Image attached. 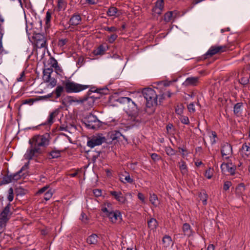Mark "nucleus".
Returning <instances> with one entry per match:
<instances>
[{
	"instance_id": "nucleus-37",
	"label": "nucleus",
	"mask_w": 250,
	"mask_h": 250,
	"mask_svg": "<svg viewBox=\"0 0 250 250\" xmlns=\"http://www.w3.org/2000/svg\"><path fill=\"white\" fill-rule=\"evenodd\" d=\"M173 17V12L168 11L165 13L164 16V20L166 22H169Z\"/></svg>"
},
{
	"instance_id": "nucleus-45",
	"label": "nucleus",
	"mask_w": 250,
	"mask_h": 250,
	"mask_svg": "<svg viewBox=\"0 0 250 250\" xmlns=\"http://www.w3.org/2000/svg\"><path fill=\"white\" fill-rule=\"evenodd\" d=\"M103 29L105 31H108L109 32H115L118 31L117 28L115 26H104Z\"/></svg>"
},
{
	"instance_id": "nucleus-13",
	"label": "nucleus",
	"mask_w": 250,
	"mask_h": 250,
	"mask_svg": "<svg viewBox=\"0 0 250 250\" xmlns=\"http://www.w3.org/2000/svg\"><path fill=\"white\" fill-rule=\"evenodd\" d=\"M109 193L110 194L119 202L122 204H124L125 202L126 198L120 191H110Z\"/></svg>"
},
{
	"instance_id": "nucleus-20",
	"label": "nucleus",
	"mask_w": 250,
	"mask_h": 250,
	"mask_svg": "<svg viewBox=\"0 0 250 250\" xmlns=\"http://www.w3.org/2000/svg\"><path fill=\"white\" fill-rule=\"evenodd\" d=\"M62 151L53 148L52 150L48 153L49 159L58 158L61 157Z\"/></svg>"
},
{
	"instance_id": "nucleus-17",
	"label": "nucleus",
	"mask_w": 250,
	"mask_h": 250,
	"mask_svg": "<svg viewBox=\"0 0 250 250\" xmlns=\"http://www.w3.org/2000/svg\"><path fill=\"white\" fill-rule=\"evenodd\" d=\"M81 21V17L78 14H74L69 20L70 24L71 25H77Z\"/></svg>"
},
{
	"instance_id": "nucleus-44",
	"label": "nucleus",
	"mask_w": 250,
	"mask_h": 250,
	"mask_svg": "<svg viewBox=\"0 0 250 250\" xmlns=\"http://www.w3.org/2000/svg\"><path fill=\"white\" fill-rule=\"evenodd\" d=\"M8 195L7 197V199L9 202H11L13 201L14 198V192L13 189L12 188H10L8 189Z\"/></svg>"
},
{
	"instance_id": "nucleus-2",
	"label": "nucleus",
	"mask_w": 250,
	"mask_h": 250,
	"mask_svg": "<svg viewBox=\"0 0 250 250\" xmlns=\"http://www.w3.org/2000/svg\"><path fill=\"white\" fill-rule=\"evenodd\" d=\"M142 94L146 100V111L149 114L153 113L155 110V106L158 104V96L151 88H145L142 91Z\"/></svg>"
},
{
	"instance_id": "nucleus-47",
	"label": "nucleus",
	"mask_w": 250,
	"mask_h": 250,
	"mask_svg": "<svg viewBox=\"0 0 250 250\" xmlns=\"http://www.w3.org/2000/svg\"><path fill=\"white\" fill-rule=\"evenodd\" d=\"M122 136H123L122 134L119 131H115L112 134L111 137L113 140H115L119 138Z\"/></svg>"
},
{
	"instance_id": "nucleus-38",
	"label": "nucleus",
	"mask_w": 250,
	"mask_h": 250,
	"mask_svg": "<svg viewBox=\"0 0 250 250\" xmlns=\"http://www.w3.org/2000/svg\"><path fill=\"white\" fill-rule=\"evenodd\" d=\"M11 182H12V180H11V176L10 175H5L2 179V180L1 181V185H5L9 184Z\"/></svg>"
},
{
	"instance_id": "nucleus-7",
	"label": "nucleus",
	"mask_w": 250,
	"mask_h": 250,
	"mask_svg": "<svg viewBox=\"0 0 250 250\" xmlns=\"http://www.w3.org/2000/svg\"><path fill=\"white\" fill-rule=\"evenodd\" d=\"M106 139L102 134H97L88 138L87 146L90 148H93L95 146L101 145L105 142Z\"/></svg>"
},
{
	"instance_id": "nucleus-62",
	"label": "nucleus",
	"mask_w": 250,
	"mask_h": 250,
	"mask_svg": "<svg viewBox=\"0 0 250 250\" xmlns=\"http://www.w3.org/2000/svg\"><path fill=\"white\" fill-rule=\"evenodd\" d=\"M49 188V186L46 185L41 189H40L37 192L38 194H42L43 192H44L48 188Z\"/></svg>"
},
{
	"instance_id": "nucleus-36",
	"label": "nucleus",
	"mask_w": 250,
	"mask_h": 250,
	"mask_svg": "<svg viewBox=\"0 0 250 250\" xmlns=\"http://www.w3.org/2000/svg\"><path fill=\"white\" fill-rule=\"evenodd\" d=\"M51 19V12L48 10L46 13V16L45 18V24L47 27L50 26V21Z\"/></svg>"
},
{
	"instance_id": "nucleus-23",
	"label": "nucleus",
	"mask_w": 250,
	"mask_h": 250,
	"mask_svg": "<svg viewBox=\"0 0 250 250\" xmlns=\"http://www.w3.org/2000/svg\"><path fill=\"white\" fill-rule=\"evenodd\" d=\"M118 101L121 104H127L129 105L131 104L134 106H136L135 103L129 97H121L118 99Z\"/></svg>"
},
{
	"instance_id": "nucleus-24",
	"label": "nucleus",
	"mask_w": 250,
	"mask_h": 250,
	"mask_svg": "<svg viewBox=\"0 0 250 250\" xmlns=\"http://www.w3.org/2000/svg\"><path fill=\"white\" fill-rule=\"evenodd\" d=\"M241 151L242 153L246 156L248 157L250 155V143L247 144L246 143L243 144L241 147Z\"/></svg>"
},
{
	"instance_id": "nucleus-10",
	"label": "nucleus",
	"mask_w": 250,
	"mask_h": 250,
	"mask_svg": "<svg viewBox=\"0 0 250 250\" xmlns=\"http://www.w3.org/2000/svg\"><path fill=\"white\" fill-rule=\"evenodd\" d=\"M96 99V98H94L93 96H90L89 94L88 96L80 98V103H83L85 106L88 108L93 105Z\"/></svg>"
},
{
	"instance_id": "nucleus-56",
	"label": "nucleus",
	"mask_w": 250,
	"mask_h": 250,
	"mask_svg": "<svg viewBox=\"0 0 250 250\" xmlns=\"http://www.w3.org/2000/svg\"><path fill=\"white\" fill-rule=\"evenodd\" d=\"M7 221L0 218V229H1L6 226Z\"/></svg>"
},
{
	"instance_id": "nucleus-22",
	"label": "nucleus",
	"mask_w": 250,
	"mask_h": 250,
	"mask_svg": "<svg viewBox=\"0 0 250 250\" xmlns=\"http://www.w3.org/2000/svg\"><path fill=\"white\" fill-rule=\"evenodd\" d=\"M106 51V47L103 45H100L98 48L93 50V53L94 55H103Z\"/></svg>"
},
{
	"instance_id": "nucleus-29",
	"label": "nucleus",
	"mask_w": 250,
	"mask_h": 250,
	"mask_svg": "<svg viewBox=\"0 0 250 250\" xmlns=\"http://www.w3.org/2000/svg\"><path fill=\"white\" fill-rule=\"evenodd\" d=\"M24 170V167H22L21 169L18 172H16L13 174H10L11 176V180H12V182L17 181L18 180L21 178V173L22 171Z\"/></svg>"
},
{
	"instance_id": "nucleus-53",
	"label": "nucleus",
	"mask_w": 250,
	"mask_h": 250,
	"mask_svg": "<svg viewBox=\"0 0 250 250\" xmlns=\"http://www.w3.org/2000/svg\"><path fill=\"white\" fill-rule=\"evenodd\" d=\"M232 183L230 181H226L224 183V186H223V189L225 191L228 190L229 188L231 186Z\"/></svg>"
},
{
	"instance_id": "nucleus-4",
	"label": "nucleus",
	"mask_w": 250,
	"mask_h": 250,
	"mask_svg": "<svg viewBox=\"0 0 250 250\" xmlns=\"http://www.w3.org/2000/svg\"><path fill=\"white\" fill-rule=\"evenodd\" d=\"M111 205L109 203L107 204V207H102L101 210L105 213L106 215L109 218L110 221L112 223H120L122 220V215L121 212L117 210L112 211L110 207Z\"/></svg>"
},
{
	"instance_id": "nucleus-12",
	"label": "nucleus",
	"mask_w": 250,
	"mask_h": 250,
	"mask_svg": "<svg viewBox=\"0 0 250 250\" xmlns=\"http://www.w3.org/2000/svg\"><path fill=\"white\" fill-rule=\"evenodd\" d=\"M199 77H190L187 78L183 83V85L188 87L196 86L199 83Z\"/></svg>"
},
{
	"instance_id": "nucleus-5",
	"label": "nucleus",
	"mask_w": 250,
	"mask_h": 250,
	"mask_svg": "<svg viewBox=\"0 0 250 250\" xmlns=\"http://www.w3.org/2000/svg\"><path fill=\"white\" fill-rule=\"evenodd\" d=\"M83 123L89 129H97L101 126L102 122L99 120L95 115L91 113L87 115L83 119Z\"/></svg>"
},
{
	"instance_id": "nucleus-52",
	"label": "nucleus",
	"mask_w": 250,
	"mask_h": 250,
	"mask_svg": "<svg viewBox=\"0 0 250 250\" xmlns=\"http://www.w3.org/2000/svg\"><path fill=\"white\" fill-rule=\"evenodd\" d=\"M118 36L116 34H113L110 36L108 38V42L112 43L117 38Z\"/></svg>"
},
{
	"instance_id": "nucleus-41",
	"label": "nucleus",
	"mask_w": 250,
	"mask_h": 250,
	"mask_svg": "<svg viewBox=\"0 0 250 250\" xmlns=\"http://www.w3.org/2000/svg\"><path fill=\"white\" fill-rule=\"evenodd\" d=\"M210 135L209 136L211 143L212 145L216 143V138H217V134L214 131H211L210 132Z\"/></svg>"
},
{
	"instance_id": "nucleus-9",
	"label": "nucleus",
	"mask_w": 250,
	"mask_h": 250,
	"mask_svg": "<svg viewBox=\"0 0 250 250\" xmlns=\"http://www.w3.org/2000/svg\"><path fill=\"white\" fill-rule=\"evenodd\" d=\"M221 152L222 157H225L226 159H229L232 153L231 146L228 143H225L222 146Z\"/></svg>"
},
{
	"instance_id": "nucleus-51",
	"label": "nucleus",
	"mask_w": 250,
	"mask_h": 250,
	"mask_svg": "<svg viewBox=\"0 0 250 250\" xmlns=\"http://www.w3.org/2000/svg\"><path fill=\"white\" fill-rule=\"evenodd\" d=\"M162 11L163 9H162L153 7L152 9V14L154 16H155L156 15L159 16L161 14Z\"/></svg>"
},
{
	"instance_id": "nucleus-25",
	"label": "nucleus",
	"mask_w": 250,
	"mask_h": 250,
	"mask_svg": "<svg viewBox=\"0 0 250 250\" xmlns=\"http://www.w3.org/2000/svg\"><path fill=\"white\" fill-rule=\"evenodd\" d=\"M162 242L164 247H169L172 243V239L170 236L166 235L163 238Z\"/></svg>"
},
{
	"instance_id": "nucleus-26",
	"label": "nucleus",
	"mask_w": 250,
	"mask_h": 250,
	"mask_svg": "<svg viewBox=\"0 0 250 250\" xmlns=\"http://www.w3.org/2000/svg\"><path fill=\"white\" fill-rule=\"evenodd\" d=\"M149 201L155 207L159 204L158 197L154 193H150Z\"/></svg>"
},
{
	"instance_id": "nucleus-40",
	"label": "nucleus",
	"mask_w": 250,
	"mask_h": 250,
	"mask_svg": "<svg viewBox=\"0 0 250 250\" xmlns=\"http://www.w3.org/2000/svg\"><path fill=\"white\" fill-rule=\"evenodd\" d=\"M68 40L67 39H60L58 42V46L60 48H63L64 46L68 42Z\"/></svg>"
},
{
	"instance_id": "nucleus-60",
	"label": "nucleus",
	"mask_w": 250,
	"mask_h": 250,
	"mask_svg": "<svg viewBox=\"0 0 250 250\" xmlns=\"http://www.w3.org/2000/svg\"><path fill=\"white\" fill-rule=\"evenodd\" d=\"M49 83V85L52 87H54L56 84H57V80L54 78H50V80L49 81V82H48Z\"/></svg>"
},
{
	"instance_id": "nucleus-59",
	"label": "nucleus",
	"mask_w": 250,
	"mask_h": 250,
	"mask_svg": "<svg viewBox=\"0 0 250 250\" xmlns=\"http://www.w3.org/2000/svg\"><path fill=\"white\" fill-rule=\"evenodd\" d=\"M67 99L68 100V101L70 103H72V102H77V103H80V99L79 100H76V98H75L74 97H71V96H68L67 97Z\"/></svg>"
},
{
	"instance_id": "nucleus-61",
	"label": "nucleus",
	"mask_w": 250,
	"mask_h": 250,
	"mask_svg": "<svg viewBox=\"0 0 250 250\" xmlns=\"http://www.w3.org/2000/svg\"><path fill=\"white\" fill-rule=\"evenodd\" d=\"M100 151H96L95 154H93L92 156V160L93 162H95L97 159L98 158V157L100 156Z\"/></svg>"
},
{
	"instance_id": "nucleus-19",
	"label": "nucleus",
	"mask_w": 250,
	"mask_h": 250,
	"mask_svg": "<svg viewBox=\"0 0 250 250\" xmlns=\"http://www.w3.org/2000/svg\"><path fill=\"white\" fill-rule=\"evenodd\" d=\"M243 103H238L234 104L233 107V113L236 116L239 117L241 115L242 112Z\"/></svg>"
},
{
	"instance_id": "nucleus-55",
	"label": "nucleus",
	"mask_w": 250,
	"mask_h": 250,
	"mask_svg": "<svg viewBox=\"0 0 250 250\" xmlns=\"http://www.w3.org/2000/svg\"><path fill=\"white\" fill-rule=\"evenodd\" d=\"M151 158L154 161H158L161 159V156L155 153L151 154Z\"/></svg>"
},
{
	"instance_id": "nucleus-21",
	"label": "nucleus",
	"mask_w": 250,
	"mask_h": 250,
	"mask_svg": "<svg viewBox=\"0 0 250 250\" xmlns=\"http://www.w3.org/2000/svg\"><path fill=\"white\" fill-rule=\"evenodd\" d=\"M67 6V2L64 0H58L56 10L58 12L63 11Z\"/></svg>"
},
{
	"instance_id": "nucleus-28",
	"label": "nucleus",
	"mask_w": 250,
	"mask_h": 250,
	"mask_svg": "<svg viewBox=\"0 0 250 250\" xmlns=\"http://www.w3.org/2000/svg\"><path fill=\"white\" fill-rule=\"evenodd\" d=\"M179 169L183 175L187 174L188 173V167L186 165V162L183 160H181L179 163Z\"/></svg>"
},
{
	"instance_id": "nucleus-49",
	"label": "nucleus",
	"mask_w": 250,
	"mask_h": 250,
	"mask_svg": "<svg viewBox=\"0 0 250 250\" xmlns=\"http://www.w3.org/2000/svg\"><path fill=\"white\" fill-rule=\"evenodd\" d=\"M53 193L51 190H48L45 194L44 199L46 201L49 200L52 196Z\"/></svg>"
},
{
	"instance_id": "nucleus-43",
	"label": "nucleus",
	"mask_w": 250,
	"mask_h": 250,
	"mask_svg": "<svg viewBox=\"0 0 250 250\" xmlns=\"http://www.w3.org/2000/svg\"><path fill=\"white\" fill-rule=\"evenodd\" d=\"M155 8H160L163 9L164 8V0H158L155 2Z\"/></svg>"
},
{
	"instance_id": "nucleus-46",
	"label": "nucleus",
	"mask_w": 250,
	"mask_h": 250,
	"mask_svg": "<svg viewBox=\"0 0 250 250\" xmlns=\"http://www.w3.org/2000/svg\"><path fill=\"white\" fill-rule=\"evenodd\" d=\"M213 169H211L210 167H209L208 169L206 170L205 176L208 178V179H211L212 177L213 172H212Z\"/></svg>"
},
{
	"instance_id": "nucleus-33",
	"label": "nucleus",
	"mask_w": 250,
	"mask_h": 250,
	"mask_svg": "<svg viewBox=\"0 0 250 250\" xmlns=\"http://www.w3.org/2000/svg\"><path fill=\"white\" fill-rule=\"evenodd\" d=\"M148 226L151 229H156L157 225L158 222L154 218H151L147 222Z\"/></svg>"
},
{
	"instance_id": "nucleus-27",
	"label": "nucleus",
	"mask_w": 250,
	"mask_h": 250,
	"mask_svg": "<svg viewBox=\"0 0 250 250\" xmlns=\"http://www.w3.org/2000/svg\"><path fill=\"white\" fill-rule=\"evenodd\" d=\"M55 117V112H52L50 113L49 117L47 120V121L43 123L41 125H48L50 126L53 123H54V118Z\"/></svg>"
},
{
	"instance_id": "nucleus-39",
	"label": "nucleus",
	"mask_w": 250,
	"mask_h": 250,
	"mask_svg": "<svg viewBox=\"0 0 250 250\" xmlns=\"http://www.w3.org/2000/svg\"><path fill=\"white\" fill-rule=\"evenodd\" d=\"M165 151L167 154L170 156H173L176 153V151L173 149L170 146L167 147L166 148Z\"/></svg>"
},
{
	"instance_id": "nucleus-48",
	"label": "nucleus",
	"mask_w": 250,
	"mask_h": 250,
	"mask_svg": "<svg viewBox=\"0 0 250 250\" xmlns=\"http://www.w3.org/2000/svg\"><path fill=\"white\" fill-rule=\"evenodd\" d=\"M178 149L179 150V152L181 153L182 156L183 158H185L186 156L188 155V152L187 149L181 148L180 147H179Z\"/></svg>"
},
{
	"instance_id": "nucleus-42",
	"label": "nucleus",
	"mask_w": 250,
	"mask_h": 250,
	"mask_svg": "<svg viewBox=\"0 0 250 250\" xmlns=\"http://www.w3.org/2000/svg\"><path fill=\"white\" fill-rule=\"evenodd\" d=\"M187 108L188 111L191 113H194L196 111L195 104L193 102L188 104Z\"/></svg>"
},
{
	"instance_id": "nucleus-6",
	"label": "nucleus",
	"mask_w": 250,
	"mask_h": 250,
	"mask_svg": "<svg viewBox=\"0 0 250 250\" xmlns=\"http://www.w3.org/2000/svg\"><path fill=\"white\" fill-rule=\"evenodd\" d=\"M34 43L37 47L43 48L45 51L47 49V38L44 34L41 33H36L33 36Z\"/></svg>"
},
{
	"instance_id": "nucleus-50",
	"label": "nucleus",
	"mask_w": 250,
	"mask_h": 250,
	"mask_svg": "<svg viewBox=\"0 0 250 250\" xmlns=\"http://www.w3.org/2000/svg\"><path fill=\"white\" fill-rule=\"evenodd\" d=\"M181 123L185 125H188L189 124V120L187 116H183L180 119Z\"/></svg>"
},
{
	"instance_id": "nucleus-16",
	"label": "nucleus",
	"mask_w": 250,
	"mask_h": 250,
	"mask_svg": "<svg viewBox=\"0 0 250 250\" xmlns=\"http://www.w3.org/2000/svg\"><path fill=\"white\" fill-rule=\"evenodd\" d=\"M99 239L97 234L93 233L87 238L86 242L90 245L95 246L98 243Z\"/></svg>"
},
{
	"instance_id": "nucleus-1",
	"label": "nucleus",
	"mask_w": 250,
	"mask_h": 250,
	"mask_svg": "<svg viewBox=\"0 0 250 250\" xmlns=\"http://www.w3.org/2000/svg\"><path fill=\"white\" fill-rule=\"evenodd\" d=\"M50 139V135L47 133L42 135H34L29 140L30 147L27 149L24 154L25 159L31 160L34 157H38L42 153V148H46L49 146Z\"/></svg>"
},
{
	"instance_id": "nucleus-64",
	"label": "nucleus",
	"mask_w": 250,
	"mask_h": 250,
	"mask_svg": "<svg viewBox=\"0 0 250 250\" xmlns=\"http://www.w3.org/2000/svg\"><path fill=\"white\" fill-rule=\"evenodd\" d=\"M85 1L89 5H95L98 2V0H85Z\"/></svg>"
},
{
	"instance_id": "nucleus-11",
	"label": "nucleus",
	"mask_w": 250,
	"mask_h": 250,
	"mask_svg": "<svg viewBox=\"0 0 250 250\" xmlns=\"http://www.w3.org/2000/svg\"><path fill=\"white\" fill-rule=\"evenodd\" d=\"M221 169L223 172H228L233 175L235 174L236 167L232 163H223L221 165Z\"/></svg>"
},
{
	"instance_id": "nucleus-31",
	"label": "nucleus",
	"mask_w": 250,
	"mask_h": 250,
	"mask_svg": "<svg viewBox=\"0 0 250 250\" xmlns=\"http://www.w3.org/2000/svg\"><path fill=\"white\" fill-rule=\"evenodd\" d=\"M245 190V186L244 184H239L236 188V193L239 196H241Z\"/></svg>"
},
{
	"instance_id": "nucleus-30",
	"label": "nucleus",
	"mask_w": 250,
	"mask_h": 250,
	"mask_svg": "<svg viewBox=\"0 0 250 250\" xmlns=\"http://www.w3.org/2000/svg\"><path fill=\"white\" fill-rule=\"evenodd\" d=\"M48 64L50 65L49 68H55L56 70H58L59 66L58 65V62L56 59L53 57H51L48 60Z\"/></svg>"
},
{
	"instance_id": "nucleus-34",
	"label": "nucleus",
	"mask_w": 250,
	"mask_h": 250,
	"mask_svg": "<svg viewBox=\"0 0 250 250\" xmlns=\"http://www.w3.org/2000/svg\"><path fill=\"white\" fill-rule=\"evenodd\" d=\"M118 9L115 7H110L108 9L106 14L109 17L116 16Z\"/></svg>"
},
{
	"instance_id": "nucleus-58",
	"label": "nucleus",
	"mask_w": 250,
	"mask_h": 250,
	"mask_svg": "<svg viewBox=\"0 0 250 250\" xmlns=\"http://www.w3.org/2000/svg\"><path fill=\"white\" fill-rule=\"evenodd\" d=\"M97 92L102 94L106 95L108 93V89L107 88L98 89Z\"/></svg>"
},
{
	"instance_id": "nucleus-15",
	"label": "nucleus",
	"mask_w": 250,
	"mask_h": 250,
	"mask_svg": "<svg viewBox=\"0 0 250 250\" xmlns=\"http://www.w3.org/2000/svg\"><path fill=\"white\" fill-rule=\"evenodd\" d=\"M53 72V70L52 68H46L43 70L42 79L44 83H48L49 82Z\"/></svg>"
},
{
	"instance_id": "nucleus-8",
	"label": "nucleus",
	"mask_w": 250,
	"mask_h": 250,
	"mask_svg": "<svg viewBox=\"0 0 250 250\" xmlns=\"http://www.w3.org/2000/svg\"><path fill=\"white\" fill-rule=\"evenodd\" d=\"M227 48L226 45L211 46L205 54L204 59L211 57L217 53L225 52L227 51Z\"/></svg>"
},
{
	"instance_id": "nucleus-63",
	"label": "nucleus",
	"mask_w": 250,
	"mask_h": 250,
	"mask_svg": "<svg viewBox=\"0 0 250 250\" xmlns=\"http://www.w3.org/2000/svg\"><path fill=\"white\" fill-rule=\"evenodd\" d=\"M138 199H139L143 203L145 202V198L144 194L141 192L138 193L137 195Z\"/></svg>"
},
{
	"instance_id": "nucleus-14",
	"label": "nucleus",
	"mask_w": 250,
	"mask_h": 250,
	"mask_svg": "<svg viewBox=\"0 0 250 250\" xmlns=\"http://www.w3.org/2000/svg\"><path fill=\"white\" fill-rule=\"evenodd\" d=\"M182 231L183 232V235L188 237L192 236L194 233L190 225L187 223L183 224Z\"/></svg>"
},
{
	"instance_id": "nucleus-3",
	"label": "nucleus",
	"mask_w": 250,
	"mask_h": 250,
	"mask_svg": "<svg viewBox=\"0 0 250 250\" xmlns=\"http://www.w3.org/2000/svg\"><path fill=\"white\" fill-rule=\"evenodd\" d=\"M64 87L67 93H78L89 87V85L81 84L67 80L64 83Z\"/></svg>"
},
{
	"instance_id": "nucleus-35",
	"label": "nucleus",
	"mask_w": 250,
	"mask_h": 250,
	"mask_svg": "<svg viewBox=\"0 0 250 250\" xmlns=\"http://www.w3.org/2000/svg\"><path fill=\"white\" fill-rule=\"evenodd\" d=\"M64 87L61 85L58 86L53 93L56 95V98H58L61 96L62 93L63 91Z\"/></svg>"
},
{
	"instance_id": "nucleus-18",
	"label": "nucleus",
	"mask_w": 250,
	"mask_h": 250,
	"mask_svg": "<svg viewBox=\"0 0 250 250\" xmlns=\"http://www.w3.org/2000/svg\"><path fill=\"white\" fill-rule=\"evenodd\" d=\"M10 204L9 203L3 209L0 214V218L5 219L6 221H8L9 218L8 215L10 212Z\"/></svg>"
},
{
	"instance_id": "nucleus-54",
	"label": "nucleus",
	"mask_w": 250,
	"mask_h": 250,
	"mask_svg": "<svg viewBox=\"0 0 250 250\" xmlns=\"http://www.w3.org/2000/svg\"><path fill=\"white\" fill-rule=\"evenodd\" d=\"M249 82V78L248 77H244L242 78L239 81L240 83L243 85L247 84V83H248Z\"/></svg>"
},
{
	"instance_id": "nucleus-32",
	"label": "nucleus",
	"mask_w": 250,
	"mask_h": 250,
	"mask_svg": "<svg viewBox=\"0 0 250 250\" xmlns=\"http://www.w3.org/2000/svg\"><path fill=\"white\" fill-rule=\"evenodd\" d=\"M4 22V19L3 17L0 14V42H2V39L3 37V35L4 34V28H3V23Z\"/></svg>"
},
{
	"instance_id": "nucleus-57",
	"label": "nucleus",
	"mask_w": 250,
	"mask_h": 250,
	"mask_svg": "<svg viewBox=\"0 0 250 250\" xmlns=\"http://www.w3.org/2000/svg\"><path fill=\"white\" fill-rule=\"evenodd\" d=\"M93 193L94 195L97 197H100L102 195V190L99 189H94L93 191Z\"/></svg>"
}]
</instances>
